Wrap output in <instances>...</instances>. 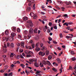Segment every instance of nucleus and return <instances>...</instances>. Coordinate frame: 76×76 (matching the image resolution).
<instances>
[{"label":"nucleus","mask_w":76,"mask_h":76,"mask_svg":"<svg viewBox=\"0 0 76 76\" xmlns=\"http://www.w3.org/2000/svg\"><path fill=\"white\" fill-rule=\"evenodd\" d=\"M42 63H43V64H45V65H46V64H47L48 66H50L51 64L50 61H46V62L45 61H42Z\"/></svg>","instance_id":"obj_1"},{"label":"nucleus","mask_w":76,"mask_h":76,"mask_svg":"<svg viewBox=\"0 0 76 76\" xmlns=\"http://www.w3.org/2000/svg\"><path fill=\"white\" fill-rule=\"evenodd\" d=\"M34 32V29H33L31 28L30 29L29 31V33L30 34L32 35L33 34V33Z\"/></svg>","instance_id":"obj_2"},{"label":"nucleus","mask_w":76,"mask_h":76,"mask_svg":"<svg viewBox=\"0 0 76 76\" xmlns=\"http://www.w3.org/2000/svg\"><path fill=\"white\" fill-rule=\"evenodd\" d=\"M39 54L40 56H41L42 57H43V56H45V53L44 52H42L41 51L39 52Z\"/></svg>","instance_id":"obj_3"},{"label":"nucleus","mask_w":76,"mask_h":76,"mask_svg":"<svg viewBox=\"0 0 76 76\" xmlns=\"http://www.w3.org/2000/svg\"><path fill=\"white\" fill-rule=\"evenodd\" d=\"M2 39L3 40H4V41H5V40H6V41H7V42L9 39V37H3L2 38Z\"/></svg>","instance_id":"obj_4"},{"label":"nucleus","mask_w":76,"mask_h":76,"mask_svg":"<svg viewBox=\"0 0 76 76\" xmlns=\"http://www.w3.org/2000/svg\"><path fill=\"white\" fill-rule=\"evenodd\" d=\"M33 26V23H32L31 24H29V25L28 24L27 25V27L28 28H31Z\"/></svg>","instance_id":"obj_5"},{"label":"nucleus","mask_w":76,"mask_h":76,"mask_svg":"<svg viewBox=\"0 0 76 76\" xmlns=\"http://www.w3.org/2000/svg\"><path fill=\"white\" fill-rule=\"evenodd\" d=\"M40 72H41V71H39V70H37V72H36V74L37 75H38V76H41V75L40 74H39L40 73Z\"/></svg>","instance_id":"obj_6"},{"label":"nucleus","mask_w":76,"mask_h":76,"mask_svg":"<svg viewBox=\"0 0 76 76\" xmlns=\"http://www.w3.org/2000/svg\"><path fill=\"white\" fill-rule=\"evenodd\" d=\"M9 41H12L14 39L13 37L10 36L9 38Z\"/></svg>","instance_id":"obj_7"},{"label":"nucleus","mask_w":76,"mask_h":76,"mask_svg":"<svg viewBox=\"0 0 76 76\" xmlns=\"http://www.w3.org/2000/svg\"><path fill=\"white\" fill-rule=\"evenodd\" d=\"M24 42H21L20 44L21 47H22L23 48H24Z\"/></svg>","instance_id":"obj_8"},{"label":"nucleus","mask_w":76,"mask_h":76,"mask_svg":"<svg viewBox=\"0 0 76 76\" xmlns=\"http://www.w3.org/2000/svg\"><path fill=\"white\" fill-rule=\"evenodd\" d=\"M11 29L12 31H14V32H15V31H16V28L13 27H12L11 28Z\"/></svg>","instance_id":"obj_9"},{"label":"nucleus","mask_w":76,"mask_h":76,"mask_svg":"<svg viewBox=\"0 0 76 76\" xmlns=\"http://www.w3.org/2000/svg\"><path fill=\"white\" fill-rule=\"evenodd\" d=\"M34 65L37 67H39V65L36 62H35L34 63Z\"/></svg>","instance_id":"obj_10"},{"label":"nucleus","mask_w":76,"mask_h":76,"mask_svg":"<svg viewBox=\"0 0 76 76\" xmlns=\"http://www.w3.org/2000/svg\"><path fill=\"white\" fill-rule=\"evenodd\" d=\"M5 33L6 35H8L9 34V30H6L5 31Z\"/></svg>","instance_id":"obj_11"},{"label":"nucleus","mask_w":76,"mask_h":76,"mask_svg":"<svg viewBox=\"0 0 76 76\" xmlns=\"http://www.w3.org/2000/svg\"><path fill=\"white\" fill-rule=\"evenodd\" d=\"M10 47L11 48H13L14 47V44H13V43H11L10 44Z\"/></svg>","instance_id":"obj_12"},{"label":"nucleus","mask_w":76,"mask_h":76,"mask_svg":"<svg viewBox=\"0 0 76 76\" xmlns=\"http://www.w3.org/2000/svg\"><path fill=\"white\" fill-rule=\"evenodd\" d=\"M38 30V28H36L34 30V32L35 34H37V31Z\"/></svg>","instance_id":"obj_13"},{"label":"nucleus","mask_w":76,"mask_h":76,"mask_svg":"<svg viewBox=\"0 0 76 76\" xmlns=\"http://www.w3.org/2000/svg\"><path fill=\"white\" fill-rule=\"evenodd\" d=\"M48 60H50L52 58V56L51 55H49L48 56Z\"/></svg>","instance_id":"obj_14"},{"label":"nucleus","mask_w":76,"mask_h":76,"mask_svg":"<svg viewBox=\"0 0 76 76\" xmlns=\"http://www.w3.org/2000/svg\"><path fill=\"white\" fill-rule=\"evenodd\" d=\"M35 14H34V13L33 12H31L30 14V16H32L33 17L34 16H35Z\"/></svg>","instance_id":"obj_15"},{"label":"nucleus","mask_w":76,"mask_h":76,"mask_svg":"<svg viewBox=\"0 0 76 76\" xmlns=\"http://www.w3.org/2000/svg\"><path fill=\"white\" fill-rule=\"evenodd\" d=\"M35 51H39L40 50V48H38V47L37 48H36L35 49Z\"/></svg>","instance_id":"obj_16"},{"label":"nucleus","mask_w":76,"mask_h":76,"mask_svg":"<svg viewBox=\"0 0 76 76\" xmlns=\"http://www.w3.org/2000/svg\"><path fill=\"white\" fill-rule=\"evenodd\" d=\"M15 35H16V34L15 33L12 32L11 34V35L12 37H14Z\"/></svg>","instance_id":"obj_17"},{"label":"nucleus","mask_w":76,"mask_h":76,"mask_svg":"<svg viewBox=\"0 0 76 76\" xmlns=\"http://www.w3.org/2000/svg\"><path fill=\"white\" fill-rule=\"evenodd\" d=\"M57 61L58 62V63H61V60H60V59L59 58H58L57 59Z\"/></svg>","instance_id":"obj_18"},{"label":"nucleus","mask_w":76,"mask_h":76,"mask_svg":"<svg viewBox=\"0 0 76 76\" xmlns=\"http://www.w3.org/2000/svg\"><path fill=\"white\" fill-rule=\"evenodd\" d=\"M31 7H28L27 8V12H29L31 10Z\"/></svg>","instance_id":"obj_19"},{"label":"nucleus","mask_w":76,"mask_h":76,"mask_svg":"<svg viewBox=\"0 0 76 76\" xmlns=\"http://www.w3.org/2000/svg\"><path fill=\"white\" fill-rule=\"evenodd\" d=\"M28 33V32L26 30L24 31L23 32V34H25V35L27 34Z\"/></svg>","instance_id":"obj_20"},{"label":"nucleus","mask_w":76,"mask_h":76,"mask_svg":"<svg viewBox=\"0 0 76 76\" xmlns=\"http://www.w3.org/2000/svg\"><path fill=\"white\" fill-rule=\"evenodd\" d=\"M63 25H66V26H69V24H68V23L66 22L65 23L63 24Z\"/></svg>","instance_id":"obj_21"},{"label":"nucleus","mask_w":76,"mask_h":76,"mask_svg":"<svg viewBox=\"0 0 76 76\" xmlns=\"http://www.w3.org/2000/svg\"><path fill=\"white\" fill-rule=\"evenodd\" d=\"M23 20H28V17H23Z\"/></svg>","instance_id":"obj_22"},{"label":"nucleus","mask_w":76,"mask_h":76,"mask_svg":"<svg viewBox=\"0 0 76 76\" xmlns=\"http://www.w3.org/2000/svg\"><path fill=\"white\" fill-rule=\"evenodd\" d=\"M49 54H50V52H49V51L48 50H46V55H47V56H48V55Z\"/></svg>","instance_id":"obj_23"},{"label":"nucleus","mask_w":76,"mask_h":76,"mask_svg":"<svg viewBox=\"0 0 76 76\" xmlns=\"http://www.w3.org/2000/svg\"><path fill=\"white\" fill-rule=\"evenodd\" d=\"M27 23H30V24H31V23H32V21L31 20H28L27 21Z\"/></svg>","instance_id":"obj_24"},{"label":"nucleus","mask_w":76,"mask_h":76,"mask_svg":"<svg viewBox=\"0 0 76 76\" xmlns=\"http://www.w3.org/2000/svg\"><path fill=\"white\" fill-rule=\"evenodd\" d=\"M20 66H21V67H22V68L23 69H24L25 68V65H24V64H21Z\"/></svg>","instance_id":"obj_25"},{"label":"nucleus","mask_w":76,"mask_h":76,"mask_svg":"<svg viewBox=\"0 0 76 76\" xmlns=\"http://www.w3.org/2000/svg\"><path fill=\"white\" fill-rule=\"evenodd\" d=\"M39 65H40V66L41 67H44V65H43V64H42V63H40Z\"/></svg>","instance_id":"obj_26"},{"label":"nucleus","mask_w":76,"mask_h":76,"mask_svg":"<svg viewBox=\"0 0 76 76\" xmlns=\"http://www.w3.org/2000/svg\"><path fill=\"white\" fill-rule=\"evenodd\" d=\"M32 48H35V44L33 43L31 44Z\"/></svg>","instance_id":"obj_27"},{"label":"nucleus","mask_w":76,"mask_h":76,"mask_svg":"<svg viewBox=\"0 0 76 76\" xmlns=\"http://www.w3.org/2000/svg\"><path fill=\"white\" fill-rule=\"evenodd\" d=\"M26 48H27V49H29V50H32V48H31V46H28V47H26Z\"/></svg>","instance_id":"obj_28"},{"label":"nucleus","mask_w":76,"mask_h":76,"mask_svg":"<svg viewBox=\"0 0 76 76\" xmlns=\"http://www.w3.org/2000/svg\"><path fill=\"white\" fill-rule=\"evenodd\" d=\"M13 56H14L13 55V53H11V54L10 55V57H13Z\"/></svg>","instance_id":"obj_29"},{"label":"nucleus","mask_w":76,"mask_h":76,"mask_svg":"<svg viewBox=\"0 0 76 76\" xmlns=\"http://www.w3.org/2000/svg\"><path fill=\"white\" fill-rule=\"evenodd\" d=\"M17 30L18 32H20V28H17Z\"/></svg>","instance_id":"obj_30"},{"label":"nucleus","mask_w":76,"mask_h":76,"mask_svg":"<svg viewBox=\"0 0 76 76\" xmlns=\"http://www.w3.org/2000/svg\"><path fill=\"white\" fill-rule=\"evenodd\" d=\"M28 54H33V52L31 51H28Z\"/></svg>","instance_id":"obj_31"},{"label":"nucleus","mask_w":76,"mask_h":76,"mask_svg":"<svg viewBox=\"0 0 76 76\" xmlns=\"http://www.w3.org/2000/svg\"><path fill=\"white\" fill-rule=\"evenodd\" d=\"M29 61H30V62L32 63V62L34 61V60H33V59H29Z\"/></svg>","instance_id":"obj_32"},{"label":"nucleus","mask_w":76,"mask_h":76,"mask_svg":"<svg viewBox=\"0 0 76 76\" xmlns=\"http://www.w3.org/2000/svg\"><path fill=\"white\" fill-rule=\"evenodd\" d=\"M13 74V72H11L8 74V76H12V74Z\"/></svg>","instance_id":"obj_33"},{"label":"nucleus","mask_w":76,"mask_h":76,"mask_svg":"<svg viewBox=\"0 0 76 76\" xmlns=\"http://www.w3.org/2000/svg\"><path fill=\"white\" fill-rule=\"evenodd\" d=\"M52 69L54 72H56L57 71V69H56L55 68H52Z\"/></svg>","instance_id":"obj_34"},{"label":"nucleus","mask_w":76,"mask_h":76,"mask_svg":"<svg viewBox=\"0 0 76 76\" xmlns=\"http://www.w3.org/2000/svg\"><path fill=\"white\" fill-rule=\"evenodd\" d=\"M47 1H48V2H49L50 3H52V1L51 0H47Z\"/></svg>","instance_id":"obj_35"},{"label":"nucleus","mask_w":76,"mask_h":76,"mask_svg":"<svg viewBox=\"0 0 76 76\" xmlns=\"http://www.w3.org/2000/svg\"><path fill=\"white\" fill-rule=\"evenodd\" d=\"M53 43L55 44H57V42H56L55 41H53Z\"/></svg>","instance_id":"obj_36"},{"label":"nucleus","mask_w":76,"mask_h":76,"mask_svg":"<svg viewBox=\"0 0 76 76\" xmlns=\"http://www.w3.org/2000/svg\"><path fill=\"white\" fill-rule=\"evenodd\" d=\"M49 40L50 41H51V40H52V38H51V37H49L48 38Z\"/></svg>","instance_id":"obj_37"},{"label":"nucleus","mask_w":76,"mask_h":76,"mask_svg":"<svg viewBox=\"0 0 76 76\" xmlns=\"http://www.w3.org/2000/svg\"><path fill=\"white\" fill-rule=\"evenodd\" d=\"M26 73H27V75H28V74H29L30 73V72H27V71H26Z\"/></svg>","instance_id":"obj_38"},{"label":"nucleus","mask_w":76,"mask_h":76,"mask_svg":"<svg viewBox=\"0 0 76 76\" xmlns=\"http://www.w3.org/2000/svg\"><path fill=\"white\" fill-rule=\"evenodd\" d=\"M26 61L27 62V63H29V64H32L31 63V62L28 61L26 60Z\"/></svg>","instance_id":"obj_39"},{"label":"nucleus","mask_w":76,"mask_h":76,"mask_svg":"<svg viewBox=\"0 0 76 76\" xmlns=\"http://www.w3.org/2000/svg\"><path fill=\"white\" fill-rule=\"evenodd\" d=\"M25 53L26 54H28V52L27 50H25Z\"/></svg>","instance_id":"obj_40"},{"label":"nucleus","mask_w":76,"mask_h":76,"mask_svg":"<svg viewBox=\"0 0 76 76\" xmlns=\"http://www.w3.org/2000/svg\"><path fill=\"white\" fill-rule=\"evenodd\" d=\"M31 37V35H30V34L28 35V39H29V38H30Z\"/></svg>","instance_id":"obj_41"},{"label":"nucleus","mask_w":76,"mask_h":76,"mask_svg":"<svg viewBox=\"0 0 76 76\" xmlns=\"http://www.w3.org/2000/svg\"><path fill=\"white\" fill-rule=\"evenodd\" d=\"M71 54H72V55L75 54V52H74V51L72 50L71 51Z\"/></svg>","instance_id":"obj_42"},{"label":"nucleus","mask_w":76,"mask_h":76,"mask_svg":"<svg viewBox=\"0 0 76 76\" xmlns=\"http://www.w3.org/2000/svg\"><path fill=\"white\" fill-rule=\"evenodd\" d=\"M37 18V15H35L34 16L33 18L34 19H36Z\"/></svg>","instance_id":"obj_43"},{"label":"nucleus","mask_w":76,"mask_h":76,"mask_svg":"<svg viewBox=\"0 0 76 76\" xmlns=\"http://www.w3.org/2000/svg\"><path fill=\"white\" fill-rule=\"evenodd\" d=\"M63 17H67V15L66 14H65L64 15H62Z\"/></svg>","instance_id":"obj_44"},{"label":"nucleus","mask_w":76,"mask_h":76,"mask_svg":"<svg viewBox=\"0 0 76 76\" xmlns=\"http://www.w3.org/2000/svg\"><path fill=\"white\" fill-rule=\"evenodd\" d=\"M16 57L17 59H19V58H20V56H17Z\"/></svg>","instance_id":"obj_45"},{"label":"nucleus","mask_w":76,"mask_h":76,"mask_svg":"<svg viewBox=\"0 0 76 76\" xmlns=\"http://www.w3.org/2000/svg\"><path fill=\"white\" fill-rule=\"evenodd\" d=\"M48 29V30L47 31L48 33H50V32H51V30H50V29Z\"/></svg>","instance_id":"obj_46"},{"label":"nucleus","mask_w":76,"mask_h":76,"mask_svg":"<svg viewBox=\"0 0 76 76\" xmlns=\"http://www.w3.org/2000/svg\"><path fill=\"white\" fill-rule=\"evenodd\" d=\"M53 28L55 29H57V26H55Z\"/></svg>","instance_id":"obj_47"},{"label":"nucleus","mask_w":76,"mask_h":76,"mask_svg":"<svg viewBox=\"0 0 76 76\" xmlns=\"http://www.w3.org/2000/svg\"><path fill=\"white\" fill-rule=\"evenodd\" d=\"M0 72L1 73H3L4 72V70H1L0 71Z\"/></svg>","instance_id":"obj_48"},{"label":"nucleus","mask_w":76,"mask_h":76,"mask_svg":"<svg viewBox=\"0 0 76 76\" xmlns=\"http://www.w3.org/2000/svg\"><path fill=\"white\" fill-rule=\"evenodd\" d=\"M7 47H9V46H10V43L8 42L7 43Z\"/></svg>","instance_id":"obj_49"},{"label":"nucleus","mask_w":76,"mask_h":76,"mask_svg":"<svg viewBox=\"0 0 76 76\" xmlns=\"http://www.w3.org/2000/svg\"><path fill=\"white\" fill-rule=\"evenodd\" d=\"M72 61H75V60H76V58L74 57V58H73L72 59Z\"/></svg>","instance_id":"obj_50"},{"label":"nucleus","mask_w":76,"mask_h":76,"mask_svg":"<svg viewBox=\"0 0 76 76\" xmlns=\"http://www.w3.org/2000/svg\"><path fill=\"white\" fill-rule=\"evenodd\" d=\"M18 38H21V36H20L19 34H18Z\"/></svg>","instance_id":"obj_51"},{"label":"nucleus","mask_w":76,"mask_h":76,"mask_svg":"<svg viewBox=\"0 0 76 76\" xmlns=\"http://www.w3.org/2000/svg\"><path fill=\"white\" fill-rule=\"evenodd\" d=\"M31 56V55H27V57H30Z\"/></svg>","instance_id":"obj_52"},{"label":"nucleus","mask_w":76,"mask_h":76,"mask_svg":"<svg viewBox=\"0 0 76 76\" xmlns=\"http://www.w3.org/2000/svg\"><path fill=\"white\" fill-rule=\"evenodd\" d=\"M59 35L60 36V38H62L63 37V36L62 35V34H59Z\"/></svg>","instance_id":"obj_53"},{"label":"nucleus","mask_w":76,"mask_h":76,"mask_svg":"<svg viewBox=\"0 0 76 76\" xmlns=\"http://www.w3.org/2000/svg\"><path fill=\"white\" fill-rule=\"evenodd\" d=\"M68 25H72L73 24V23L72 22H69L68 23Z\"/></svg>","instance_id":"obj_54"},{"label":"nucleus","mask_w":76,"mask_h":76,"mask_svg":"<svg viewBox=\"0 0 76 76\" xmlns=\"http://www.w3.org/2000/svg\"><path fill=\"white\" fill-rule=\"evenodd\" d=\"M49 26H51L52 25V23L51 22H50L49 23Z\"/></svg>","instance_id":"obj_55"},{"label":"nucleus","mask_w":76,"mask_h":76,"mask_svg":"<svg viewBox=\"0 0 76 76\" xmlns=\"http://www.w3.org/2000/svg\"><path fill=\"white\" fill-rule=\"evenodd\" d=\"M34 0H31V3H34Z\"/></svg>","instance_id":"obj_56"},{"label":"nucleus","mask_w":76,"mask_h":76,"mask_svg":"<svg viewBox=\"0 0 76 76\" xmlns=\"http://www.w3.org/2000/svg\"><path fill=\"white\" fill-rule=\"evenodd\" d=\"M20 56L21 58H23V56L22 55H20Z\"/></svg>","instance_id":"obj_57"},{"label":"nucleus","mask_w":76,"mask_h":76,"mask_svg":"<svg viewBox=\"0 0 76 76\" xmlns=\"http://www.w3.org/2000/svg\"><path fill=\"white\" fill-rule=\"evenodd\" d=\"M26 67L28 68V69H29L31 70L32 69V68L31 67H29L28 66H26Z\"/></svg>","instance_id":"obj_58"},{"label":"nucleus","mask_w":76,"mask_h":76,"mask_svg":"<svg viewBox=\"0 0 76 76\" xmlns=\"http://www.w3.org/2000/svg\"><path fill=\"white\" fill-rule=\"evenodd\" d=\"M38 37H36L35 38V39H36V40H37V39H38Z\"/></svg>","instance_id":"obj_59"},{"label":"nucleus","mask_w":76,"mask_h":76,"mask_svg":"<svg viewBox=\"0 0 76 76\" xmlns=\"http://www.w3.org/2000/svg\"><path fill=\"white\" fill-rule=\"evenodd\" d=\"M41 15H45V13L43 12H41Z\"/></svg>","instance_id":"obj_60"},{"label":"nucleus","mask_w":76,"mask_h":76,"mask_svg":"<svg viewBox=\"0 0 76 76\" xmlns=\"http://www.w3.org/2000/svg\"><path fill=\"white\" fill-rule=\"evenodd\" d=\"M66 29H67L68 30H70V27L69 26H68L66 28Z\"/></svg>","instance_id":"obj_61"},{"label":"nucleus","mask_w":76,"mask_h":76,"mask_svg":"<svg viewBox=\"0 0 76 76\" xmlns=\"http://www.w3.org/2000/svg\"><path fill=\"white\" fill-rule=\"evenodd\" d=\"M61 17V15H59L58 16V17H56V18H60V17Z\"/></svg>","instance_id":"obj_62"},{"label":"nucleus","mask_w":76,"mask_h":76,"mask_svg":"<svg viewBox=\"0 0 76 76\" xmlns=\"http://www.w3.org/2000/svg\"><path fill=\"white\" fill-rule=\"evenodd\" d=\"M44 45L43 44H42V43H41V44H40V47H42V46H43V45Z\"/></svg>","instance_id":"obj_63"},{"label":"nucleus","mask_w":76,"mask_h":76,"mask_svg":"<svg viewBox=\"0 0 76 76\" xmlns=\"http://www.w3.org/2000/svg\"><path fill=\"white\" fill-rule=\"evenodd\" d=\"M58 50H61V49L59 47H58L57 48Z\"/></svg>","instance_id":"obj_64"}]
</instances>
